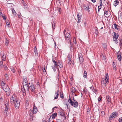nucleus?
Returning a JSON list of instances; mask_svg holds the SVG:
<instances>
[{
	"label": "nucleus",
	"mask_w": 122,
	"mask_h": 122,
	"mask_svg": "<svg viewBox=\"0 0 122 122\" xmlns=\"http://www.w3.org/2000/svg\"><path fill=\"white\" fill-rule=\"evenodd\" d=\"M105 79H103L101 81V86L102 87H105L106 86V83H108L109 82V78L108 73H106L105 75Z\"/></svg>",
	"instance_id": "nucleus-1"
},
{
	"label": "nucleus",
	"mask_w": 122,
	"mask_h": 122,
	"mask_svg": "<svg viewBox=\"0 0 122 122\" xmlns=\"http://www.w3.org/2000/svg\"><path fill=\"white\" fill-rule=\"evenodd\" d=\"M64 33L67 40H68L70 41V31L68 29H65L64 31Z\"/></svg>",
	"instance_id": "nucleus-2"
},
{
	"label": "nucleus",
	"mask_w": 122,
	"mask_h": 122,
	"mask_svg": "<svg viewBox=\"0 0 122 122\" xmlns=\"http://www.w3.org/2000/svg\"><path fill=\"white\" fill-rule=\"evenodd\" d=\"M68 102L70 103L72 106L75 107L76 108L78 107V102L75 100H74V101H72L71 100L70 97L69 99Z\"/></svg>",
	"instance_id": "nucleus-3"
},
{
	"label": "nucleus",
	"mask_w": 122,
	"mask_h": 122,
	"mask_svg": "<svg viewBox=\"0 0 122 122\" xmlns=\"http://www.w3.org/2000/svg\"><path fill=\"white\" fill-rule=\"evenodd\" d=\"M2 89L6 92L7 95L9 96L10 93V90L9 87L7 86H5V87H3Z\"/></svg>",
	"instance_id": "nucleus-4"
},
{
	"label": "nucleus",
	"mask_w": 122,
	"mask_h": 122,
	"mask_svg": "<svg viewBox=\"0 0 122 122\" xmlns=\"http://www.w3.org/2000/svg\"><path fill=\"white\" fill-rule=\"evenodd\" d=\"M16 97L15 96H12L11 97L10 99V103H11V104H14L15 101L17 100V99H16Z\"/></svg>",
	"instance_id": "nucleus-5"
},
{
	"label": "nucleus",
	"mask_w": 122,
	"mask_h": 122,
	"mask_svg": "<svg viewBox=\"0 0 122 122\" xmlns=\"http://www.w3.org/2000/svg\"><path fill=\"white\" fill-rule=\"evenodd\" d=\"M117 115V113L116 112H113L110 115L109 118L110 120H112V118L116 117Z\"/></svg>",
	"instance_id": "nucleus-6"
},
{
	"label": "nucleus",
	"mask_w": 122,
	"mask_h": 122,
	"mask_svg": "<svg viewBox=\"0 0 122 122\" xmlns=\"http://www.w3.org/2000/svg\"><path fill=\"white\" fill-rule=\"evenodd\" d=\"M20 102L18 100L15 101L14 103L15 104V106L16 109L18 108L19 107L20 105Z\"/></svg>",
	"instance_id": "nucleus-7"
},
{
	"label": "nucleus",
	"mask_w": 122,
	"mask_h": 122,
	"mask_svg": "<svg viewBox=\"0 0 122 122\" xmlns=\"http://www.w3.org/2000/svg\"><path fill=\"white\" fill-rule=\"evenodd\" d=\"M23 85L25 92H28L29 90V85H28V84Z\"/></svg>",
	"instance_id": "nucleus-8"
},
{
	"label": "nucleus",
	"mask_w": 122,
	"mask_h": 122,
	"mask_svg": "<svg viewBox=\"0 0 122 122\" xmlns=\"http://www.w3.org/2000/svg\"><path fill=\"white\" fill-rule=\"evenodd\" d=\"M27 80V78L26 76H24L23 77V84L25 85V84H27L28 81Z\"/></svg>",
	"instance_id": "nucleus-9"
},
{
	"label": "nucleus",
	"mask_w": 122,
	"mask_h": 122,
	"mask_svg": "<svg viewBox=\"0 0 122 122\" xmlns=\"http://www.w3.org/2000/svg\"><path fill=\"white\" fill-rule=\"evenodd\" d=\"M81 14L80 13H78L77 15V19L78 21H77V23H78L81 21Z\"/></svg>",
	"instance_id": "nucleus-10"
},
{
	"label": "nucleus",
	"mask_w": 122,
	"mask_h": 122,
	"mask_svg": "<svg viewBox=\"0 0 122 122\" xmlns=\"http://www.w3.org/2000/svg\"><path fill=\"white\" fill-rule=\"evenodd\" d=\"M106 98L107 100V103L109 104L111 102V98L109 95L106 96Z\"/></svg>",
	"instance_id": "nucleus-11"
},
{
	"label": "nucleus",
	"mask_w": 122,
	"mask_h": 122,
	"mask_svg": "<svg viewBox=\"0 0 122 122\" xmlns=\"http://www.w3.org/2000/svg\"><path fill=\"white\" fill-rule=\"evenodd\" d=\"M71 91L73 95H75V92H76L77 90L74 87H72L71 88Z\"/></svg>",
	"instance_id": "nucleus-12"
},
{
	"label": "nucleus",
	"mask_w": 122,
	"mask_h": 122,
	"mask_svg": "<svg viewBox=\"0 0 122 122\" xmlns=\"http://www.w3.org/2000/svg\"><path fill=\"white\" fill-rule=\"evenodd\" d=\"M30 113V121H32L33 120V114L32 113V110H30L29 111Z\"/></svg>",
	"instance_id": "nucleus-13"
},
{
	"label": "nucleus",
	"mask_w": 122,
	"mask_h": 122,
	"mask_svg": "<svg viewBox=\"0 0 122 122\" xmlns=\"http://www.w3.org/2000/svg\"><path fill=\"white\" fill-rule=\"evenodd\" d=\"M29 89L31 91L33 92L35 91V88L34 86L33 85H31L30 86V87H29Z\"/></svg>",
	"instance_id": "nucleus-14"
},
{
	"label": "nucleus",
	"mask_w": 122,
	"mask_h": 122,
	"mask_svg": "<svg viewBox=\"0 0 122 122\" xmlns=\"http://www.w3.org/2000/svg\"><path fill=\"white\" fill-rule=\"evenodd\" d=\"M89 4H87L86 5H84V9L86 10H88L89 11L90 10H89Z\"/></svg>",
	"instance_id": "nucleus-15"
},
{
	"label": "nucleus",
	"mask_w": 122,
	"mask_h": 122,
	"mask_svg": "<svg viewBox=\"0 0 122 122\" xmlns=\"http://www.w3.org/2000/svg\"><path fill=\"white\" fill-rule=\"evenodd\" d=\"M37 111V108L36 107H34L33 110V114H36Z\"/></svg>",
	"instance_id": "nucleus-16"
},
{
	"label": "nucleus",
	"mask_w": 122,
	"mask_h": 122,
	"mask_svg": "<svg viewBox=\"0 0 122 122\" xmlns=\"http://www.w3.org/2000/svg\"><path fill=\"white\" fill-rule=\"evenodd\" d=\"M114 33V35L113 36V37L115 38H118L119 36L118 33H116L114 32H113Z\"/></svg>",
	"instance_id": "nucleus-17"
},
{
	"label": "nucleus",
	"mask_w": 122,
	"mask_h": 122,
	"mask_svg": "<svg viewBox=\"0 0 122 122\" xmlns=\"http://www.w3.org/2000/svg\"><path fill=\"white\" fill-rule=\"evenodd\" d=\"M1 85L2 89L3 88V87H5V86H7L6 85H5V83L3 81H2V82L1 81Z\"/></svg>",
	"instance_id": "nucleus-18"
},
{
	"label": "nucleus",
	"mask_w": 122,
	"mask_h": 122,
	"mask_svg": "<svg viewBox=\"0 0 122 122\" xmlns=\"http://www.w3.org/2000/svg\"><path fill=\"white\" fill-rule=\"evenodd\" d=\"M101 59L103 60H105L106 59V57L104 56V53H102L101 55Z\"/></svg>",
	"instance_id": "nucleus-19"
},
{
	"label": "nucleus",
	"mask_w": 122,
	"mask_h": 122,
	"mask_svg": "<svg viewBox=\"0 0 122 122\" xmlns=\"http://www.w3.org/2000/svg\"><path fill=\"white\" fill-rule=\"evenodd\" d=\"M114 5L115 6H116L117 5L119 4V1L118 0H116L114 1Z\"/></svg>",
	"instance_id": "nucleus-20"
},
{
	"label": "nucleus",
	"mask_w": 122,
	"mask_h": 122,
	"mask_svg": "<svg viewBox=\"0 0 122 122\" xmlns=\"http://www.w3.org/2000/svg\"><path fill=\"white\" fill-rule=\"evenodd\" d=\"M79 60L80 62V63L81 64L83 61V58L82 57H79Z\"/></svg>",
	"instance_id": "nucleus-21"
},
{
	"label": "nucleus",
	"mask_w": 122,
	"mask_h": 122,
	"mask_svg": "<svg viewBox=\"0 0 122 122\" xmlns=\"http://www.w3.org/2000/svg\"><path fill=\"white\" fill-rule=\"evenodd\" d=\"M108 12L107 11H105L104 12V15L106 17H107L109 16L108 15Z\"/></svg>",
	"instance_id": "nucleus-22"
},
{
	"label": "nucleus",
	"mask_w": 122,
	"mask_h": 122,
	"mask_svg": "<svg viewBox=\"0 0 122 122\" xmlns=\"http://www.w3.org/2000/svg\"><path fill=\"white\" fill-rule=\"evenodd\" d=\"M5 109L4 111H8V104H5Z\"/></svg>",
	"instance_id": "nucleus-23"
},
{
	"label": "nucleus",
	"mask_w": 122,
	"mask_h": 122,
	"mask_svg": "<svg viewBox=\"0 0 122 122\" xmlns=\"http://www.w3.org/2000/svg\"><path fill=\"white\" fill-rule=\"evenodd\" d=\"M51 116H48L47 117V120L48 121V122H51ZM51 120H52V119H51Z\"/></svg>",
	"instance_id": "nucleus-24"
},
{
	"label": "nucleus",
	"mask_w": 122,
	"mask_h": 122,
	"mask_svg": "<svg viewBox=\"0 0 122 122\" xmlns=\"http://www.w3.org/2000/svg\"><path fill=\"white\" fill-rule=\"evenodd\" d=\"M113 41L116 44H117L118 43V41L117 40L118 38H113Z\"/></svg>",
	"instance_id": "nucleus-25"
},
{
	"label": "nucleus",
	"mask_w": 122,
	"mask_h": 122,
	"mask_svg": "<svg viewBox=\"0 0 122 122\" xmlns=\"http://www.w3.org/2000/svg\"><path fill=\"white\" fill-rule=\"evenodd\" d=\"M83 77L84 78H87V73L86 71H84V72Z\"/></svg>",
	"instance_id": "nucleus-26"
},
{
	"label": "nucleus",
	"mask_w": 122,
	"mask_h": 122,
	"mask_svg": "<svg viewBox=\"0 0 122 122\" xmlns=\"http://www.w3.org/2000/svg\"><path fill=\"white\" fill-rule=\"evenodd\" d=\"M10 69H11V71L13 72L14 73H15V70L14 67H11Z\"/></svg>",
	"instance_id": "nucleus-27"
},
{
	"label": "nucleus",
	"mask_w": 122,
	"mask_h": 122,
	"mask_svg": "<svg viewBox=\"0 0 122 122\" xmlns=\"http://www.w3.org/2000/svg\"><path fill=\"white\" fill-rule=\"evenodd\" d=\"M6 55L3 54L2 56V59L3 60L5 61Z\"/></svg>",
	"instance_id": "nucleus-28"
},
{
	"label": "nucleus",
	"mask_w": 122,
	"mask_h": 122,
	"mask_svg": "<svg viewBox=\"0 0 122 122\" xmlns=\"http://www.w3.org/2000/svg\"><path fill=\"white\" fill-rule=\"evenodd\" d=\"M118 26L116 24H114V26L113 27V28H114V29H117L118 30Z\"/></svg>",
	"instance_id": "nucleus-29"
},
{
	"label": "nucleus",
	"mask_w": 122,
	"mask_h": 122,
	"mask_svg": "<svg viewBox=\"0 0 122 122\" xmlns=\"http://www.w3.org/2000/svg\"><path fill=\"white\" fill-rule=\"evenodd\" d=\"M57 114L56 113H54L51 116L52 118H54L56 116Z\"/></svg>",
	"instance_id": "nucleus-30"
},
{
	"label": "nucleus",
	"mask_w": 122,
	"mask_h": 122,
	"mask_svg": "<svg viewBox=\"0 0 122 122\" xmlns=\"http://www.w3.org/2000/svg\"><path fill=\"white\" fill-rule=\"evenodd\" d=\"M58 66H59V67L61 68L63 66L62 64L60 62H58Z\"/></svg>",
	"instance_id": "nucleus-31"
},
{
	"label": "nucleus",
	"mask_w": 122,
	"mask_h": 122,
	"mask_svg": "<svg viewBox=\"0 0 122 122\" xmlns=\"http://www.w3.org/2000/svg\"><path fill=\"white\" fill-rule=\"evenodd\" d=\"M12 13L14 15V16L16 15L17 14V13L14 8H13L12 9Z\"/></svg>",
	"instance_id": "nucleus-32"
},
{
	"label": "nucleus",
	"mask_w": 122,
	"mask_h": 122,
	"mask_svg": "<svg viewBox=\"0 0 122 122\" xmlns=\"http://www.w3.org/2000/svg\"><path fill=\"white\" fill-rule=\"evenodd\" d=\"M4 114L6 116H7L8 114V111H4Z\"/></svg>",
	"instance_id": "nucleus-33"
},
{
	"label": "nucleus",
	"mask_w": 122,
	"mask_h": 122,
	"mask_svg": "<svg viewBox=\"0 0 122 122\" xmlns=\"http://www.w3.org/2000/svg\"><path fill=\"white\" fill-rule=\"evenodd\" d=\"M9 21L8 20H7L5 21V22L6 24L7 25V26L9 27L10 26V25L9 23Z\"/></svg>",
	"instance_id": "nucleus-34"
},
{
	"label": "nucleus",
	"mask_w": 122,
	"mask_h": 122,
	"mask_svg": "<svg viewBox=\"0 0 122 122\" xmlns=\"http://www.w3.org/2000/svg\"><path fill=\"white\" fill-rule=\"evenodd\" d=\"M117 58L119 61H120L121 60L122 57L121 55H118Z\"/></svg>",
	"instance_id": "nucleus-35"
},
{
	"label": "nucleus",
	"mask_w": 122,
	"mask_h": 122,
	"mask_svg": "<svg viewBox=\"0 0 122 122\" xmlns=\"http://www.w3.org/2000/svg\"><path fill=\"white\" fill-rule=\"evenodd\" d=\"M52 27L53 29H54L55 28V22L53 21V23H52Z\"/></svg>",
	"instance_id": "nucleus-36"
},
{
	"label": "nucleus",
	"mask_w": 122,
	"mask_h": 122,
	"mask_svg": "<svg viewBox=\"0 0 122 122\" xmlns=\"http://www.w3.org/2000/svg\"><path fill=\"white\" fill-rule=\"evenodd\" d=\"M23 2H22V3H23V5L24 6V7L25 8H27V4L25 3H24V1H23Z\"/></svg>",
	"instance_id": "nucleus-37"
},
{
	"label": "nucleus",
	"mask_w": 122,
	"mask_h": 122,
	"mask_svg": "<svg viewBox=\"0 0 122 122\" xmlns=\"http://www.w3.org/2000/svg\"><path fill=\"white\" fill-rule=\"evenodd\" d=\"M9 43V41L7 39H6L5 41V45L6 46H7Z\"/></svg>",
	"instance_id": "nucleus-38"
},
{
	"label": "nucleus",
	"mask_w": 122,
	"mask_h": 122,
	"mask_svg": "<svg viewBox=\"0 0 122 122\" xmlns=\"http://www.w3.org/2000/svg\"><path fill=\"white\" fill-rule=\"evenodd\" d=\"M102 45L103 47L104 48V49H106L107 48L106 44H105L103 43L102 44Z\"/></svg>",
	"instance_id": "nucleus-39"
},
{
	"label": "nucleus",
	"mask_w": 122,
	"mask_h": 122,
	"mask_svg": "<svg viewBox=\"0 0 122 122\" xmlns=\"http://www.w3.org/2000/svg\"><path fill=\"white\" fill-rule=\"evenodd\" d=\"M102 5H100L99 6H98V12L101 9V8L102 7Z\"/></svg>",
	"instance_id": "nucleus-40"
},
{
	"label": "nucleus",
	"mask_w": 122,
	"mask_h": 122,
	"mask_svg": "<svg viewBox=\"0 0 122 122\" xmlns=\"http://www.w3.org/2000/svg\"><path fill=\"white\" fill-rule=\"evenodd\" d=\"M91 88L92 89V90L93 92H97V90H96L93 87H92Z\"/></svg>",
	"instance_id": "nucleus-41"
},
{
	"label": "nucleus",
	"mask_w": 122,
	"mask_h": 122,
	"mask_svg": "<svg viewBox=\"0 0 122 122\" xmlns=\"http://www.w3.org/2000/svg\"><path fill=\"white\" fill-rule=\"evenodd\" d=\"M58 95L59 94L57 93L55 94V95L56 96V97L54 98V99H56L58 98Z\"/></svg>",
	"instance_id": "nucleus-42"
},
{
	"label": "nucleus",
	"mask_w": 122,
	"mask_h": 122,
	"mask_svg": "<svg viewBox=\"0 0 122 122\" xmlns=\"http://www.w3.org/2000/svg\"><path fill=\"white\" fill-rule=\"evenodd\" d=\"M68 42H70V48H73V47H72V43L71 42H70V41H69Z\"/></svg>",
	"instance_id": "nucleus-43"
},
{
	"label": "nucleus",
	"mask_w": 122,
	"mask_h": 122,
	"mask_svg": "<svg viewBox=\"0 0 122 122\" xmlns=\"http://www.w3.org/2000/svg\"><path fill=\"white\" fill-rule=\"evenodd\" d=\"M56 66H52V68L53 69V71H55L56 70Z\"/></svg>",
	"instance_id": "nucleus-44"
},
{
	"label": "nucleus",
	"mask_w": 122,
	"mask_h": 122,
	"mask_svg": "<svg viewBox=\"0 0 122 122\" xmlns=\"http://www.w3.org/2000/svg\"><path fill=\"white\" fill-rule=\"evenodd\" d=\"M3 62H0V67L1 68H2L3 67Z\"/></svg>",
	"instance_id": "nucleus-45"
},
{
	"label": "nucleus",
	"mask_w": 122,
	"mask_h": 122,
	"mask_svg": "<svg viewBox=\"0 0 122 122\" xmlns=\"http://www.w3.org/2000/svg\"><path fill=\"white\" fill-rule=\"evenodd\" d=\"M59 114L61 116H63L64 115V113L62 112H59Z\"/></svg>",
	"instance_id": "nucleus-46"
},
{
	"label": "nucleus",
	"mask_w": 122,
	"mask_h": 122,
	"mask_svg": "<svg viewBox=\"0 0 122 122\" xmlns=\"http://www.w3.org/2000/svg\"><path fill=\"white\" fill-rule=\"evenodd\" d=\"M5 79L6 80H7L8 78V75L7 74H5Z\"/></svg>",
	"instance_id": "nucleus-47"
},
{
	"label": "nucleus",
	"mask_w": 122,
	"mask_h": 122,
	"mask_svg": "<svg viewBox=\"0 0 122 122\" xmlns=\"http://www.w3.org/2000/svg\"><path fill=\"white\" fill-rule=\"evenodd\" d=\"M95 33L97 35L98 34V31L97 30H96H96L95 32Z\"/></svg>",
	"instance_id": "nucleus-48"
},
{
	"label": "nucleus",
	"mask_w": 122,
	"mask_h": 122,
	"mask_svg": "<svg viewBox=\"0 0 122 122\" xmlns=\"http://www.w3.org/2000/svg\"><path fill=\"white\" fill-rule=\"evenodd\" d=\"M2 17L4 20H5L6 18V17L4 15H2Z\"/></svg>",
	"instance_id": "nucleus-49"
},
{
	"label": "nucleus",
	"mask_w": 122,
	"mask_h": 122,
	"mask_svg": "<svg viewBox=\"0 0 122 122\" xmlns=\"http://www.w3.org/2000/svg\"><path fill=\"white\" fill-rule=\"evenodd\" d=\"M68 63H71L70 62L71 61V59L70 58V57L68 59Z\"/></svg>",
	"instance_id": "nucleus-50"
},
{
	"label": "nucleus",
	"mask_w": 122,
	"mask_h": 122,
	"mask_svg": "<svg viewBox=\"0 0 122 122\" xmlns=\"http://www.w3.org/2000/svg\"><path fill=\"white\" fill-rule=\"evenodd\" d=\"M34 52L35 53L36 55H38V53L37 52V50L36 51H34Z\"/></svg>",
	"instance_id": "nucleus-51"
},
{
	"label": "nucleus",
	"mask_w": 122,
	"mask_h": 122,
	"mask_svg": "<svg viewBox=\"0 0 122 122\" xmlns=\"http://www.w3.org/2000/svg\"><path fill=\"white\" fill-rule=\"evenodd\" d=\"M119 122H122V117L119 119Z\"/></svg>",
	"instance_id": "nucleus-52"
},
{
	"label": "nucleus",
	"mask_w": 122,
	"mask_h": 122,
	"mask_svg": "<svg viewBox=\"0 0 122 122\" xmlns=\"http://www.w3.org/2000/svg\"><path fill=\"white\" fill-rule=\"evenodd\" d=\"M104 115V113L103 111H102L101 112V115L102 116H103Z\"/></svg>",
	"instance_id": "nucleus-53"
},
{
	"label": "nucleus",
	"mask_w": 122,
	"mask_h": 122,
	"mask_svg": "<svg viewBox=\"0 0 122 122\" xmlns=\"http://www.w3.org/2000/svg\"><path fill=\"white\" fill-rule=\"evenodd\" d=\"M27 83H28V85H29V87H30V86L31 85H32V84L31 83H31H30V82L28 83V82H27Z\"/></svg>",
	"instance_id": "nucleus-54"
},
{
	"label": "nucleus",
	"mask_w": 122,
	"mask_h": 122,
	"mask_svg": "<svg viewBox=\"0 0 122 122\" xmlns=\"http://www.w3.org/2000/svg\"><path fill=\"white\" fill-rule=\"evenodd\" d=\"M60 97H61L63 98H64L63 94H61Z\"/></svg>",
	"instance_id": "nucleus-55"
},
{
	"label": "nucleus",
	"mask_w": 122,
	"mask_h": 122,
	"mask_svg": "<svg viewBox=\"0 0 122 122\" xmlns=\"http://www.w3.org/2000/svg\"><path fill=\"white\" fill-rule=\"evenodd\" d=\"M54 65H55V66H57L58 65V64H57L56 62H55V63H54Z\"/></svg>",
	"instance_id": "nucleus-56"
},
{
	"label": "nucleus",
	"mask_w": 122,
	"mask_h": 122,
	"mask_svg": "<svg viewBox=\"0 0 122 122\" xmlns=\"http://www.w3.org/2000/svg\"><path fill=\"white\" fill-rule=\"evenodd\" d=\"M21 15V14L20 13V14L18 15V17L20 18V16Z\"/></svg>",
	"instance_id": "nucleus-57"
},
{
	"label": "nucleus",
	"mask_w": 122,
	"mask_h": 122,
	"mask_svg": "<svg viewBox=\"0 0 122 122\" xmlns=\"http://www.w3.org/2000/svg\"><path fill=\"white\" fill-rule=\"evenodd\" d=\"M100 5H102V0H100Z\"/></svg>",
	"instance_id": "nucleus-58"
},
{
	"label": "nucleus",
	"mask_w": 122,
	"mask_h": 122,
	"mask_svg": "<svg viewBox=\"0 0 122 122\" xmlns=\"http://www.w3.org/2000/svg\"><path fill=\"white\" fill-rule=\"evenodd\" d=\"M37 49L36 46H35L34 49V51H36L37 50Z\"/></svg>",
	"instance_id": "nucleus-59"
},
{
	"label": "nucleus",
	"mask_w": 122,
	"mask_h": 122,
	"mask_svg": "<svg viewBox=\"0 0 122 122\" xmlns=\"http://www.w3.org/2000/svg\"><path fill=\"white\" fill-rule=\"evenodd\" d=\"M92 1L93 3H95L96 1V0H91Z\"/></svg>",
	"instance_id": "nucleus-60"
},
{
	"label": "nucleus",
	"mask_w": 122,
	"mask_h": 122,
	"mask_svg": "<svg viewBox=\"0 0 122 122\" xmlns=\"http://www.w3.org/2000/svg\"><path fill=\"white\" fill-rule=\"evenodd\" d=\"M101 100V99L99 97L98 98V100L99 101H100Z\"/></svg>",
	"instance_id": "nucleus-61"
},
{
	"label": "nucleus",
	"mask_w": 122,
	"mask_h": 122,
	"mask_svg": "<svg viewBox=\"0 0 122 122\" xmlns=\"http://www.w3.org/2000/svg\"><path fill=\"white\" fill-rule=\"evenodd\" d=\"M66 105L67 106V107L68 108V106L69 105V104L67 102V103H66Z\"/></svg>",
	"instance_id": "nucleus-62"
},
{
	"label": "nucleus",
	"mask_w": 122,
	"mask_h": 122,
	"mask_svg": "<svg viewBox=\"0 0 122 122\" xmlns=\"http://www.w3.org/2000/svg\"><path fill=\"white\" fill-rule=\"evenodd\" d=\"M43 71H45L46 70L45 68H44L42 69Z\"/></svg>",
	"instance_id": "nucleus-63"
},
{
	"label": "nucleus",
	"mask_w": 122,
	"mask_h": 122,
	"mask_svg": "<svg viewBox=\"0 0 122 122\" xmlns=\"http://www.w3.org/2000/svg\"><path fill=\"white\" fill-rule=\"evenodd\" d=\"M7 66H5V67H4V69H5V70H6L7 69Z\"/></svg>",
	"instance_id": "nucleus-64"
}]
</instances>
